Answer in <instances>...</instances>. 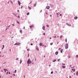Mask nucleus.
<instances>
[{"mask_svg":"<svg viewBox=\"0 0 78 78\" xmlns=\"http://www.w3.org/2000/svg\"><path fill=\"white\" fill-rule=\"evenodd\" d=\"M40 12H42V10H41V11H40Z\"/></svg>","mask_w":78,"mask_h":78,"instance_id":"nucleus-52","label":"nucleus"},{"mask_svg":"<svg viewBox=\"0 0 78 78\" xmlns=\"http://www.w3.org/2000/svg\"><path fill=\"white\" fill-rule=\"evenodd\" d=\"M16 72H17V70H15V73H16Z\"/></svg>","mask_w":78,"mask_h":78,"instance_id":"nucleus-43","label":"nucleus"},{"mask_svg":"<svg viewBox=\"0 0 78 78\" xmlns=\"http://www.w3.org/2000/svg\"><path fill=\"white\" fill-rule=\"evenodd\" d=\"M46 9H50V6H47L46 7Z\"/></svg>","mask_w":78,"mask_h":78,"instance_id":"nucleus-7","label":"nucleus"},{"mask_svg":"<svg viewBox=\"0 0 78 78\" xmlns=\"http://www.w3.org/2000/svg\"><path fill=\"white\" fill-rule=\"evenodd\" d=\"M13 15H15V16H16V14H15V13H13Z\"/></svg>","mask_w":78,"mask_h":78,"instance_id":"nucleus-35","label":"nucleus"},{"mask_svg":"<svg viewBox=\"0 0 78 78\" xmlns=\"http://www.w3.org/2000/svg\"><path fill=\"white\" fill-rule=\"evenodd\" d=\"M57 15H59V14H58V13H57Z\"/></svg>","mask_w":78,"mask_h":78,"instance_id":"nucleus-60","label":"nucleus"},{"mask_svg":"<svg viewBox=\"0 0 78 78\" xmlns=\"http://www.w3.org/2000/svg\"><path fill=\"white\" fill-rule=\"evenodd\" d=\"M17 12H19V10H17Z\"/></svg>","mask_w":78,"mask_h":78,"instance_id":"nucleus-49","label":"nucleus"},{"mask_svg":"<svg viewBox=\"0 0 78 78\" xmlns=\"http://www.w3.org/2000/svg\"><path fill=\"white\" fill-rule=\"evenodd\" d=\"M69 48V44L68 43H66L65 45V48L67 49Z\"/></svg>","mask_w":78,"mask_h":78,"instance_id":"nucleus-2","label":"nucleus"},{"mask_svg":"<svg viewBox=\"0 0 78 78\" xmlns=\"http://www.w3.org/2000/svg\"><path fill=\"white\" fill-rule=\"evenodd\" d=\"M17 17L18 18H20V17L19 16H18Z\"/></svg>","mask_w":78,"mask_h":78,"instance_id":"nucleus-34","label":"nucleus"},{"mask_svg":"<svg viewBox=\"0 0 78 78\" xmlns=\"http://www.w3.org/2000/svg\"><path fill=\"white\" fill-rule=\"evenodd\" d=\"M59 44V42H58L57 43V44Z\"/></svg>","mask_w":78,"mask_h":78,"instance_id":"nucleus-56","label":"nucleus"},{"mask_svg":"<svg viewBox=\"0 0 78 78\" xmlns=\"http://www.w3.org/2000/svg\"><path fill=\"white\" fill-rule=\"evenodd\" d=\"M39 45H40V46H42V45H43V44H42V43H40V44H39Z\"/></svg>","mask_w":78,"mask_h":78,"instance_id":"nucleus-12","label":"nucleus"},{"mask_svg":"<svg viewBox=\"0 0 78 78\" xmlns=\"http://www.w3.org/2000/svg\"><path fill=\"white\" fill-rule=\"evenodd\" d=\"M10 26H11L9 25V26L8 27H9Z\"/></svg>","mask_w":78,"mask_h":78,"instance_id":"nucleus-61","label":"nucleus"},{"mask_svg":"<svg viewBox=\"0 0 78 78\" xmlns=\"http://www.w3.org/2000/svg\"><path fill=\"white\" fill-rule=\"evenodd\" d=\"M32 62L30 60V59L29 58L27 61V63L28 64V65H29L30 64H31Z\"/></svg>","mask_w":78,"mask_h":78,"instance_id":"nucleus-1","label":"nucleus"},{"mask_svg":"<svg viewBox=\"0 0 78 78\" xmlns=\"http://www.w3.org/2000/svg\"><path fill=\"white\" fill-rule=\"evenodd\" d=\"M65 41L66 42H67V38H66V39H65Z\"/></svg>","mask_w":78,"mask_h":78,"instance_id":"nucleus-37","label":"nucleus"},{"mask_svg":"<svg viewBox=\"0 0 78 78\" xmlns=\"http://www.w3.org/2000/svg\"><path fill=\"white\" fill-rule=\"evenodd\" d=\"M36 50H37V51H39V48H38L37 47H36Z\"/></svg>","mask_w":78,"mask_h":78,"instance_id":"nucleus-11","label":"nucleus"},{"mask_svg":"<svg viewBox=\"0 0 78 78\" xmlns=\"http://www.w3.org/2000/svg\"><path fill=\"white\" fill-rule=\"evenodd\" d=\"M50 6H51V8H53L54 7V5L51 4H50Z\"/></svg>","mask_w":78,"mask_h":78,"instance_id":"nucleus-3","label":"nucleus"},{"mask_svg":"<svg viewBox=\"0 0 78 78\" xmlns=\"http://www.w3.org/2000/svg\"><path fill=\"white\" fill-rule=\"evenodd\" d=\"M76 58H78V55H77L76 56Z\"/></svg>","mask_w":78,"mask_h":78,"instance_id":"nucleus-38","label":"nucleus"},{"mask_svg":"<svg viewBox=\"0 0 78 78\" xmlns=\"http://www.w3.org/2000/svg\"><path fill=\"white\" fill-rule=\"evenodd\" d=\"M12 26H15V25L14 24H12Z\"/></svg>","mask_w":78,"mask_h":78,"instance_id":"nucleus-40","label":"nucleus"},{"mask_svg":"<svg viewBox=\"0 0 78 78\" xmlns=\"http://www.w3.org/2000/svg\"><path fill=\"white\" fill-rule=\"evenodd\" d=\"M30 45H33V43H31Z\"/></svg>","mask_w":78,"mask_h":78,"instance_id":"nucleus-39","label":"nucleus"},{"mask_svg":"<svg viewBox=\"0 0 78 78\" xmlns=\"http://www.w3.org/2000/svg\"><path fill=\"white\" fill-rule=\"evenodd\" d=\"M74 19H75V20H76V19H78V17L76 16V17H74Z\"/></svg>","mask_w":78,"mask_h":78,"instance_id":"nucleus-9","label":"nucleus"},{"mask_svg":"<svg viewBox=\"0 0 78 78\" xmlns=\"http://www.w3.org/2000/svg\"><path fill=\"white\" fill-rule=\"evenodd\" d=\"M62 67L63 69H65L66 68V66H62Z\"/></svg>","mask_w":78,"mask_h":78,"instance_id":"nucleus-15","label":"nucleus"},{"mask_svg":"<svg viewBox=\"0 0 78 78\" xmlns=\"http://www.w3.org/2000/svg\"><path fill=\"white\" fill-rule=\"evenodd\" d=\"M9 74H10V72H9Z\"/></svg>","mask_w":78,"mask_h":78,"instance_id":"nucleus-62","label":"nucleus"},{"mask_svg":"<svg viewBox=\"0 0 78 78\" xmlns=\"http://www.w3.org/2000/svg\"><path fill=\"white\" fill-rule=\"evenodd\" d=\"M61 60V59H58V60H57V61L58 62H59V61H60Z\"/></svg>","mask_w":78,"mask_h":78,"instance_id":"nucleus-28","label":"nucleus"},{"mask_svg":"<svg viewBox=\"0 0 78 78\" xmlns=\"http://www.w3.org/2000/svg\"><path fill=\"white\" fill-rule=\"evenodd\" d=\"M22 60H20V64H22Z\"/></svg>","mask_w":78,"mask_h":78,"instance_id":"nucleus-16","label":"nucleus"},{"mask_svg":"<svg viewBox=\"0 0 78 78\" xmlns=\"http://www.w3.org/2000/svg\"><path fill=\"white\" fill-rule=\"evenodd\" d=\"M24 78H25V75L24 76Z\"/></svg>","mask_w":78,"mask_h":78,"instance_id":"nucleus-51","label":"nucleus"},{"mask_svg":"<svg viewBox=\"0 0 78 78\" xmlns=\"http://www.w3.org/2000/svg\"><path fill=\"white\" fill-rule=\"evenodd\" d=\"M53 43H51L50 44L51 45H53Z\"/></svg>","mask_w":78,"mask_h":78,"instance_id":"nucleus-27","label":"nucleus"},{"mask_svg":"<svg viewBox=\"0 0 78 78\" xmlns=\"http://www.w3.org/2000/svg\"><path fill=\"white\" fill-rule=\"evenodd\" d=\"M55 55H57L58 54V51L56 52L55 53Z\"/></svg>","mask_w":78,"mask_h":78,"instance_id":"nucleus-10","label":"nucleus"},{"mask_svg":"<svg viewBox=\"0 0 78 78\" xmlns=\"http://www.w3.org/2000/svg\"><path fill=\"white\" fill-rule=\"evenodd\" d=\"M20 33H22V30H20Z\"/></svg>","mask_w":78,"mask_h":78,"instance_id":"nucleus-23","label":"nucleus"},{"mask_svg":"<svg viewBox=\"0 0 78 78\" xmlns=\"http://www.w3.org/2000/svg\"><path fill=\"white\" fill-rule=\"evenodd\" d=\"M46 14H47V15L48 14V13L47 12H46Z\"/></svg>","mask_w":78,"mask_h":78,"instance_id":"nucleus-55","label":"nucleus"},{"mask_svg":"<svg viewBox=\"0 0 78 78\" xmlns=\"http://www.w3.org/2000/svg\"><path fill=\"white\" fill-rule=\"evenodd\" d=\"M69 58H70V57L69 56Z\"/></svg>","mask_w":78,"mask_h":78,"instance_id":"nucleus-63","label":"nucleus"},{"mask_svg":"<svg viewBox=\"0 0 78 78\" xmlns=\"http://www.w3.org/2000/svg\"><path fill=\"white\" fill-rule=\"evenodd\" d=\"M61 53H62V51H63V49H62L60 50Z\"/></svg>","mask_w":78,"mask_h":78,"instance_id":"nucleus-8","label":"nucleus"},{"mask_svg":"<svg viewBox=\"0 0 78 78\" xmlns=\"http://www.w3.org/2000/svg\"><path fill=\"white\" fill-rule=\"evenodd\" d=\"M18 59H19V58H16V60H18Z\"/></svg>","mask_w":78,"mask_h":78,"instance_id":"nucleus-44","label":"nucleus"},{"mask_svg":"<svg viewBox=\"0 0 78 78\" xmlns=\"http://www.w3.org/2000/svg\"><path fill=\"white\" fill-rule=\"evenodd\" d=\"M45 26H43V27H42L43 30H45Z\"/></svg>","mask_w":78,"mask_h":78,"instance_id":"nucleus-6","label":"nucleus"},{"mask_svg":"<svg viewBox=\"0 0 78 78\" xmlns=\"http://www.w3.org/2000/svg\"><path fill=\"white\" fill-rule=\"evenodd\" d=\"M2 46H3V47H4V48L5 47V45H2Z\"/></svg>","mask_w":78,"mask_h":78,"instance_id":"nucleus-45","label":"nucleus"},{"mask_svg":"<svg viewBox=\"0 0 78 78\" xmlns=\"http://www.w3.org/2000/svg\"><path fill=\"white\" fill-rule=\"evenodd\" d=\"M51 74H53V72L51 71Z\"/></svg>","mask_w":78,"mask_h":78,"instance_id":"nucleus-31","label":"nucleus"},{"mask_svg":"<svg viewBox=\"0 0 78 78\" xmlns=\"http://www.w3.org/2000/svg\"><path fill=\"white\" fill-rule=\"evenodd\" d=\"M16 22L18 24H20V23H19V22L18 21H16Z\"/></svg>","mask_w":78,"mask_h":78,"instance_id":"nucleus-20","label":"nucleus"},{"mask_svg":"<svg viewBox=\"0 0 78 78\" xmlns=\"http://www.w3.org/2000/svg\"><path fill=\"white\" fill-rule=\"evenodd\" d=\"M29 14H30V12H28V13H27V16H28V15H29Z\"/></svg>","mask_w":78,"mask_h":78,"instance_id":"nucleus-19","label":"nucleus"},{"mask_svg":"<svg viewBox=\"0 0 78 78\" xmlns=\"http://www.w3.org/2000/svg\"><path fill=\"white\" fill-rule=\"evenodd\" d=\"M62 65L63 66H65L66 65V64L65 63H62Z\"/></svg>","mask_w":78,"mask_h":78,"instance_id":"nucleus-25","label":"nucleus"},{"mask_svg":"<svg viewBox=\"0 0 78 78\" xmlns=\"http://www.w3.org/2000/svg\"><path fill=\"white\" fill-rule=\"evenodd\" d=\"M44 47H45H45H46V45H44Z\"/></svg>","mask_w":78,"mask_h":78,"instance_id":"nucleus-59","label":"nucleus"},{"mask_svg":"<svg viewBox=\"0 0 78 78\" xmlns=\"http://www.w3.org/2000/svg\"><path fill=\"white\" fill-rule=\"evenodd\" d=\"M43 35H44V36H45V33H43Z\"/></svg>","mask_w":78,"mask_h":78,"instance_id":"nucleus-36","label":"nucleus"},{"mask_svg":"<svg viewBox=\"0 0 78 78\" xmlns=\"http://www.w3.org/2000/svg\"><path fill=\"white\" fill-rule=\"evenodd\" d=\"M8 72H7V75H8Z\"/></svg>","mask_w":78,"mask_h":78,"instance_id":"nucleus-57","label":"nucleus"},{"mask_svg":"<svg viewBox=\"0 0 78 78\" xmlns=\"http://www.w3.org/2000/svg\"><path fill=\"white\" fill-rule=\"evenodd\" d=\"M32 27H34V26H30V28H32Z\"/></svg>","mask_w":78,"mask_h":78,"instance_id":"nucleus-17","label":"nucleus"},{"mask_svg":"<svg viewBox=\"0 0 78 78\" xmlns=\"http://www.w3.org/2000/svg\"><path fill=\"white\" fill-rule=\"evenodd\" d=\"M11 2L12 3V4H13V3H12V1H11Z\"/></svg>","mask_w":78,"mask_h":78,"instance_id":"nucleus-46","label":"nucleus"},{"mask_svg":"<svg viewBox=\"0 0 78 78\" xmlns=\"http://www.w3.org/2000/svg\"><path fill=\"white\" fill-rule=\"evenodd\" d=\"M4 71H5V72H6V69H4Z\"/></svg>","mask_w":78,"mask_h":78,"instance_id":"nucleus-30","label":"nucleus"},{"mask_svg":"<svg viewBox=\"0 0 78 78\" xmlns=\"http://www.w3.org/2000/svg\"><path fill=\"white\" fill-rule=\"evenodd\" d=\"M47 27H48H48H49V25H47Z\"/></svg>","mask_w":78,"mask_h":78,"instance_id":"nucleus-29","label":"nucleus"},{"mask_svg":"<svg viewBox=\"0 0 78 78\" xmlns=\"http://www.w3.org/2000/svg\"><path fill=\"white\" fill-rule=\"evenodd\" d=\"M1 72H3V70H1Z\"/></svg>","mask_w":78,"mask_h":78,"instance_id":"nucleus-64","label":"nucleus"},{"mask_svg":"<svg viewBox=\"0 0 78 78\" xmlns=\"http://www.w3.org/2000/svg\"><path fill=\"white\" fill-rule=\"evenodd\" d=\"M62 16V14H60V16Z\"/></svg>","mask_w":78,"mask_h":78,"instance_id":"nucleus-47","label":"nucleus"},{"mask_svg":"<svg viewBox=\"0 0 78 78\" xmlns=\"http://www.w3.org/2000/svg\"><path fill=\"white\" fill-rule=\"evenodd\" d=\"M72 70L73 71V72L75 71V69H72Z\"/></svg>","mask_w":78,"mask_h":78,"instance_id":"nucleus-13","label":"nucleus"},{"mask_svg":"<svg viewBox=\"0 0 78 78\" xmlns=\"http://www.w3.org/2000/svg\"><path fill=\"white\" fill-rule=\"evenodd\" d=\"M54 38H56V36L54 37Z\"/></svg>","mask_w":78,"mask_h":78,"instance_id":"nucleus-42","label":"nucleus"},{"mask_svg":"<svg viewBox=\"0 0 78 78\" xmlns=\"http://www.w3.org/2000/svg\"><path fill=\"white\" fill-rule=\"evenodd\" d=\"M56 61V60L55 59L54 60H53V62H55V61Z\"/></svg>","mask_w":78,"mask_h":78,"instance_id":"nucleus-21","label":"nucleus"},{"mask_svg":"<svg viewBox=\"0 0 78 78\" xmlns=\"http://www.w3.org/2000/svg\"><path fill=\"white\" fill-rule=\"evenodd\" d=\"M28 8L29 9H31V8L30 7H29V6H28Z\"/></svg>","mask_w":78,"mask_h":78,"instance_id":"nucleus-14","label":"nucleus"},{"mask_svg":"<svg viewBox=\"0 0 78 78\" xmlns=\"http://www.w3.org/2000/svg\"><path fill=\"white\" fill-rule=\"evenodd\" d=\"M27 51H30V49H27Z\"/></svg>","mask_w":78,"mask_h":78,"instance_id":"nucleus-33","label":"nucleus"},{"mask_svg":"<svg viewBox=\"0 0 78 78\" xmlns=\"http://www.w3.org/2000/svg\"><path fill=\"white\" fill-rule=\"evenodd\" d=\"M60 49H61V48H59L58 49V50H60Z\"/></svg>","mask_w":78,"mask_h":78,"instance_id":"nucleus-58","label":"nucleus"},{"mask_svg":"<svg viewBox=\"0 0 78 78\" xmlns=\"http://www.w3.org/2000/svg\"><path fill=\"white\" fill-rule=\"evenodd\" d=\"M23 7V6H22L21 7V9H22V8Z\"/></svg>","mask_w":78,"mask_h":78,"instance_id":"nucleus-48","label":"nucleus"},{"mask_svg":"<svg viewBox=\"0 0 78 78\" xmlns=\"http://www.w3.org/2000/svg\"><path fill=\"white\" fill-rule=\"evenodd\" d=\"M20 43H17V45H20Z\"/></svg>","mask_w":78,"mask_h":78,"instance_id":"nucleus-24","label":"nucleus"},{"mask_svg":"<svg viewBox=\"0 0 78 78\" xmlns=\"http://www.w3.org/2000/svg\"><path fill=\"white\" fill-rule=\"evenodd\" d=\"M62 35H61L60 37V38H62Z\"/></svg>","mask_w":78,"mask_h":78,"instance_id":"nucleus-22","label":"nucleus"},{"mask_svg":"<svg viewBox=\"0 0 78 78\" xmlns=\"http://www.w3.org/2000/svg\"><path fill=\"white\" fill-rule=\"evenodd\" d=\"M76 75H77V76H78V72H77V73H76Z\"/></svg>","mask_w":78,"mask_h":78,"instance_id":"nucleus-26","label":"nucleus"},{"mask_svg":"<svg viewBox=\"0 0 78 78\" xmlns=\"http://www.w3.org/2000/svg\"><path fill=\"white\" fill-rule=\"evenodd\" d=\"M36 3H35V4H34V7H36Z\"/></svg>","mask_w":78,"mask_h":78,"instance_id":"nucleus-18","label":"nucleus"},{"mask_svg":"<svg viewBox=\"0 0 78 78\" xmlns=\"http://www.w3.org/2000/svg\"><path fill=\"white\" fill-rule=\"evenodd\" d=\"M13 75L14 76H16V75L15 74H13Z\"/></svg>","mask_w":78,"mask_h":78,"instance_id":"nucleus-53","label":"nucleus"},{"mask_svg":"<svg viewBox=\"0 0 78 78\" xmlns=\"http://www.w3.org/2000/svg\"><path fill=\"white\" fill-rule=\"evenodd\" d=\"M66 25H67L68 26H69V27H71V24H68V23H67Z\"/></svg>","mask_w":78,"mask_h":78,"instance_id":"nucleus-5","label":"nucleus"},{"mask_svg":"<svg viewBox=\"0 0 78 78\" xmlns=\"http://www.w3.org/2000/svg\"><path fill=\"white\" fill-rule=\"evenodd\" d=\"M72 78V77L70 76H69V78Z\"/></svg>","mask_w":78,"mask_h":78,"instance_id":"nucleus-54","label":"nucleus"},{"mask_svg":"<svg viewBox=\"0 0 78 78\" xmlns=\"http://www.w3.org/2000/svg\"><path fill=\"white\" fill-rule=\"evenodd\" d=\"M18 3L19 5V6H20V4H21V3H20V1H18Z\"/></svg>","mask_w":78,"mask_h":78,"instance_id":"nucleus-4","label":"nucleus"},{"mask_svg":"<svg viewBox=\"0 0 78 78\" xmlns=\"http://www.w3.org/2000/svg\"><path fill=\"white\" fill-rule=\"evenodd\" d=\"M32 64H34V62H33L32 63Z\"/></svg>","mask_w":78,"mask_h":78,"instance_id":"nucleus-50","label":"nucleus"},{"mask_svg":"<svg viewBox=\"0 0 78 78\" xmlns=\"http://www.w3.org/2000/svg\"><path fill=\"white\" fill-rule=\"evenodd\" d=\"M32 3V1L30 2V3H29V5H30V3Z\"/></svg>","mask_w":78,"mask_h":78,"instance_id":"nucleus-41","label":"nucleus"},{"mask_svg":"<svg viewBox=\"0 0 78 78\" xmlns=\"http://www.w3.org/2000/svg\"><path fill=\"white\" fill-rule=\"evenodd\" d=\"M17 45V43H15V44H14V45Z\"/></svg>","mask_w":78,"mask_h":78,"instance_id":"nucleus-32","label":"nucleus"}]
</instances>
